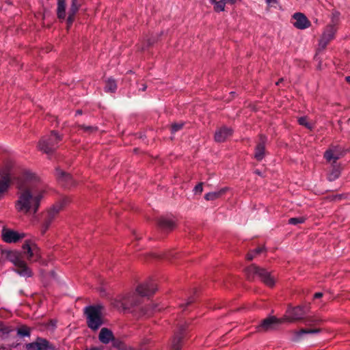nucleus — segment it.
Here are the masks:
<instances>
[{
  "instance_id": "obj_1",
  "label": "nucleus",
  "mask_w": 350,
  "mask_h": 350,
  "mask_svg": "<svg viewBox=\"0 0 350 350\" xmlns=\"http://www.w3.org/2000/svg\"><path fill=\"white\" fill-rule=\"evenodd\" d=\"M17 188L16 210L23 214L36 213L46 193L40 177L33 172L26 171L18 178Z\"/></svg>"
},
{
  "instance_id": "obj_2",
  "label": "nucleus",
  "mask_w": 350,
  "mask_h": 350,
  "mask_svg": "<svg viewBox=\"0 0 350 350\" xmlns=\"http://www.w3.org/2000/svg\"><path fill=\"white\" fill-rule=\"evenodd\" d=\"M157 290V285L152 281L139 284L135 292L125 295H118L113 304L118 308L127 309L139 302V297H146L153 294Z\"/></svg>"
},
{
  "instance_id": "obj_3",
  "label": "nucleus",
  "mask_w": 350,
  "mask_h": 350,
  "mask_svg": "<svg viewBox=\"0 0 350 350\" xmlns=\"http://www.w3.org/2000/svg\"><path fill=\"white\" fill-rule=\"evenodd\" d=\"M4 257L15 266V271L21 276L29 277L31 271L26 263L21 259L20 254L16 251L5 250L3 252Z\"/></svg>"
},
{
  "instance_id": "obj_4",
  "label": "nucleus",
  "mask_w": 350,
  "mask_h": 350,
  "mask_svg": "<svg viewBox=\"0 0 350 350\" xmlns=\"http://www.w3.org/2000/svg\"><path fill=\"white\" fill-rule=\"evenodd\" d=\"M60 140L59 133H51L42 138L38 144V148L47 154H52L57 148L58 141Z\"/></svg>"
},
{
  "instance_id": "obj_5",
  "label": "nucleus",
  "mask_w": 350,
  "mask_h": 350,
  "mask_svg": "<svg viewBox=\"0 0 350 350\" xmlns=\"http://www.w3.org/2000/svg\"><path fill=\"white\" fill-rule=\"evenodd\" d=\"M85 312L87 316V321L89 327L94 330L97 329L103 323L100 307H87L85 309Z\"/></svg>"
},
{
  "instance_id": "obj_6",
  "label": "nucleus",
  "mask_w": 350,
  "mask_h": 350,
  "mask_svg": "<svg viewBox=\"0 0 350 350\" xmlns=\"http://www.w3.org/2000/svg\"><path fill=\"white\" fill-rule=\"evenodd\" d=\"M247 271L248 273L258 275L263 283L269 287L273 286L275 283V278L264 269L252 265L247 268Z\"/></svg>"
},
{
  "instance_id": "obj_7",
  "label": "nucleus",
  "mask_w": 350,
  "mask_h": 350,
  "mask_svg": "<svg viewBox=\"0 0 350 350\" xmlns=\"http://www.w3.org/2000/svg\"><path fill=\"white\" fill-rule=\"evenodd\" d=\"M23 250L29 260L36 261L40 258L38 247L31 241H25L23 245Z\"/></svg>"
},
{
  "instance_id": "obj_8",
  "label": "nucleus",
  "mask_w": 350,
  "mask_h": 350,
  "mask_svg": "<svg viewBox=\"0 0 350 350\" xmlns=\"http://www.w3.org/2000/svg\"><path fill=\"white\" fill-rule=\"evenodd\" d=\"M283 323L282 318L277 319L274 317H268L262 321V322L256 327L258 332H268L276 329L280 324Z\"/></svg>"
},
{
  "instance_id": "obj_9",
  "label": "nucleus",
  "mask_w": 350,
  "mask_h": 350,
  "mask_svg": "<svg viewBox=\"0 0 350 350\" xmlns=\"http://www.w3.org/2000/svg\"><path fill=\"white\" fill-rule=\"evenodd\" d=\"M304 315V310L301 307H295L289 308L286 310L285 315L282 318L283 323H293L303 319Z\"/></svg>"
},
{
  "instance_id": "obj_10",
  "label": "nucleus",
  "mask_w": 350,
  "mask_h": 350,
  "mask_svg": "<svg viewBox=\"0 0 350 350\" xmlns=\"http://www.w3.org/2000/svg\"><path fill=\"white\" fill-rule=\"evenodd\" d=\"M2 239L8 243H16L25 237L23 232H19L13 230L4 228L1 232Z\"/></svg>"
},
{
  "instance_id": "obj_11",
  "label": "nucleus",
  "mask_w": 350,
  "mask_h": 350,
  "mask_svg": "<svg viewBox=\"0 0 350 350\" xmlns=\"http://www.w3.org/2000/svg\"><path fill=\"white\" fill-rule=\"evenodd\" d=\"M63 204L62 202H59L55 205H54L48 212V217L43 222L41 228L40 232L42 234H44L45 232L48 230L53 218L55 217L56 214H57L60 210L62 208Z\"/></svg>"
},
{
  "instance_id": "obj_12",
  "label": "nucleus",
  "mask_w": 350,
  "mask_h": 350,
  "mask_svg": "<svg viewBox=\"0 0 350 350\" xmlns=\"http://www.w3.org/2000/svg\"><path fill=\"white\" fill-rule=\"evenodd\" d=\"M336 30L337 29L334 25H329L327 26L319 42V45L322 48H325L327 44L334 38Z\"/></svg>"
},
{
  "instance_id": "obj_13",
  "label": "nucleus",
  "mask_w": 350,
  "mask_h": 350,
  "mask_svg": "<svg viewBox=\"0 0 350 350\" xmlns=\"http://www.w3.org/2000/svg\"><path fill=\"white\" fill-rule=\"evenodd\" d=\"M343 156V151L340 147L334 146L325 151L324 157L327 162L335 163Z\"/></svg>"
},
{
  "instance_id": "obj_14",
  "label": "nucleus",
  "mask_w": 350,
  "mask_h": 350,
  "mask_svg": "<svg viewBox=\"0 0 350 350\" xmlns=\"http://www.w3.org/2000/svg\"><path fill=\"white\" fill-rule=\"evenodd\" d=\"M293 18L295 22L293 25L295 27L299 29H304L308 27L310 25V22L306 18V16L300 12H297L293 14Z\"/></svg>"
},
{
  "instance_id": "obj_15",
  "label": "nucleus",
  "mask_w": 350,
  "mask_h": 350,
  "mask_svg": "<svg viewBox=\"0 0 350 350\" xmlns=\"http://www.w3.org/2000/svg\"><path fill=\"white\" fill-rule=\"evenodd\" d=\"M81 5V0H72V3L68 11V16L67 18L68 27L72 25L75 21V17Z\"/></svg>"
},
{
  "instance_id": "obj_16",
  "label": "nucleus",
  "mask_w": 350,
  "mask_h": 350,
  "mask_svg": "<svg viewBox=\"0 0 350 350\" xmlns=\"http://www.w3.org/2000/svg\"><path fill=\"white\" fill-rule=\"evenodd\" d=\"M11 183V178L9 174H5L0 177V200L8 192Z\"/></svg>"
},
{
  "instance_id": "obj_17",
  "label": "nucleus",
  "mask_w": 350,
  "mask_h": 350,
  "mask_svg": "<svg viewBox=\"0 0 350 350\" xmlns=\"http://www.w3.org/2000/svg\"><path fill=\"white\" fill-rule=\"evenodd\" d=\"M267 139L262 136H260V142L258 143L254 153V158L258 161H261L265 154V145Z\"/></svg>"
},
{
  "instance_id": "obj_18",
  "label": "nucleus",
  "mask_w": 350,
  "mask_h": 350,
  "mask_svg": "<svg viewBox=\"0 0 350 350\" xmlns=\"http://www.w3.org/2000/svg\"><path fill=\"white\" fill-rule=\"evenodd\" d=\"M98 338L101 342L108 344L110 341L113 340V334L109 329L102 328Z\"/></svg>"
},
{
  "instance_id": "obj_19",
  "label": "nucleus",
  "mask_w": 350,
  "mask_h": 350,
  "mask_svg": "<svg viewBox=\"0 0 350 350\" xmlns=\"http://www.w3.org/2000/svg\"><path fill=\"white\" fill-rule=\"evenodd\" d=\"M228 187H224L218 191L209 192L204 196V198L208 201L215 200L224 195L228 191Z\"/></svg>"
},
{
  "instance_id": "obj_20",
  "label": "nucleus",
  "mask_w": 350,
  "mask_h": 350,
  "mask_svg": "<svg viewBox=\"0 0 350 350\" xmlns=\"http://www.w3.org/2000/svg\"><path fill=\"white\" fill-rule=\"evenodd\" d=\"M48 342L46 340H39L36 342L28 344L27 350H46Z\"/></svg>"
},
{
  "instance_id": "obj_21",
  "label": "nucleus",
  "mask_w": 350,
  "mask_h": 350,
  "mask_svg": "<svg viewBox=\"0 0 350 350\" xmlns=\"http://www.w3.org/2000/svg\"><path fill=\"white\" fill-rule=\"evenodd\" d=\"M57 16L60 20L66 18V0H57Z\"/></svg>"
},
{
  "instance_id": "obj_22",
  "label": "nucleus",
  "mask_w": 350,
  "mask_h": 350,
  "mask_svg": "<svg viewBox=\"0 0 350 350\" xmlns=\"http://www.w3.org/2000/svg\"><path fill=\"white\" fill-rule=\"evenodd\" d=\"M182 334L178 333L176 334L172 340L171 343V350H180L181 348V342H182Z\"/></svg>"
},
{
  "instance_id": "obj_23",
  "label": "nucleus",
  "mask_w": 350,
  "mask_h": 350,
  "mask_svg": "<svg viewBox=\"0 0 350 350\" xmlns=\"http://www.w3.org/2000/svg\"><path fill=\"white\" fill-rule=\"evenodd\" d=\"M159 225L165 230H171L173 228L174 224L170 219L161 218L159 221Z\"/></svg>"
},
{
  "instance_id": "obj_24",
  "label": "nucleus",
  "mask_w": 350,
  "mask_h": 350,
  "mask_svg": "<svg viewBox=\"0 0 350 350\" xmlns=\"http://www.w3.org/2000/svg\"><path fill=\"white\" fill-rule=\"evenodd\" d=\"M117 89V83L113 79H108L106 81L105 90L107 92H115Z\"/></svg>"
},
{
  "instance_id": "obj_25",
  "label": "nucleus",
  "mask_w": 350,
  "mask_h": 350,
  "mask_svg": "<svg viewBox=\"0 0 350 350\" xmlns=\"http://www.w3.org/2000/svg\"><path fill=\"white\" fill-rule=\"evenodd\" d=\"M297 122L300 125L304 126L307 129L312 130L313 128L312 122L310 121L306 116L299 118Z\"/></svg>"
},
{
  "instance_id": "obj_26",
  "label": "nucleus",
  "mask_w": 350,
  "mask_h": 350,
  "mask_svg": "<svg viewBox=\"0 0 350 350\" xmlns=\"http://www.w3.org/2000/svg\"><path fill=\"white\" fill-rule=\"evenodd\" d=\"M319 329H301L299 331L295 332V337L299 338L304 334H316L320 332Z\"/></svg>"
},
{
  "instance_id": "obj_27",
  "label": "nucleus",
  "mask_w": 350,
  "mask_h": 350,
  "mask_svg": "<svg viewBox=\"0 0 350 350\" xmlns=\"http://www.w3.org/2000/svg\"><path fill=\"white\" fill-rule=\"evenodd\" d=\"M340 174V169L339 167H333L332 170L328 174V179L330 181H333L338 178Z\"/></svg>"
},
{
  "instance_id": "obj_28",
  "label": "nucleus",
  "mask_w": 350,
  "mask_h": 350,
  "mask_svg": "<svg viewBox=\"0 0 350 350\" xmlns=\"http://www.w3.org/2000/svg\"><path fill=\"white\" fill-rule=\"evenodd\" d=\"M56 176L59 179V180H65L67 181L70 179V176L68 174H66L63 170L60 169L56 170Z\"/></svg>"
},
{
  "instance_id": "obj_29",
  "label": "nucleus",
  "mask_w": 350,
  "mask_h": 350,
  "mask_svg": "<svg viewBox=\"0 0 350 350\" xmlns=\"http://www.w3.org/2000/svg\"><path fill=\"white\" fill-rule=\"evenodd\" d=\"M185 124L182 122L172 123L170 125L171 131H178L182 129H189V128L185 127Z\"/></svg>"
},
{
  "instance_id": "obj_30",
  "label": "nucleus",
  "mask_w": 350,
  "mask_h": 350,
  "mask_svg": "<svg viewBox=\"0 0 350 350\" xmlns=\"http://www.w3.org/2000/svg\"><path fill=\"white\" fill-rule=\"evenodd\" d=\"M229 133H215L214 139L217 142H224L229 136Z\"/></svg>"
},
{
  "instance_id": "obj_31",
  "label": "nucleus",
  "mask_w": 350,
  "mask_h": 350,
  "mask_svg": "<svg viewBox=\"0 0 350 350\" xmlns=\"http://www.w3.org/2000/svg\"><path fill=\"white\" fill-rule=\"evenodd\" d=\"M265 250L264 247H258L247 254V259L249 260H252L257 254Z\"/></svg>"
},
{
  "instance_id": "obj_32",
  "label": "nucleus",
  "mask_w": 350,
  "mask_h": 350,
  "mask_svg": "<svg viewBox=\"0 0 350 350\" xmlns=\"http://www.w3.org/2000/svg\"><path fill=\"white\" fill-rule=\"evenodd\" d=\"M340 13L337 11H334L332 14V23L329 25H334L336 27L337 24L339 21Z\"/></svg>"
},
{
  "instance_id": "obj_33",
  "label": "nucleus",
  "mask_w": 350,
  "mask_h": 350,
  "mask_svg": "<svg viewBox=\"0 0 350 350\" xmlns=\"http://www.w3.org/2000/svg\"><path fill=\"white\" fill-rule=\"evenodd\" d=\"M226 2L224 1V0L219 1L218 2H215V5L214 6V9L216 12L224 11L225 8V4Z\"/></svg>"
},
{
  "instance_id": "obj_34",
  "label": "nucleus",
  "mask_w": 350,
  "mask_h": 350,
  "mask_svg": "<svg viewBox=\"0 0 350 350\" xmlns=\"http://www.w3.org/2000/svg\"><path fill=\"white\" fill-rule=\"evenodd\" d=\"M305 219H306L304 217H293V218L289 219L288 223L290 224L296 225V224H298L304 223L305 221Z\"/></svg>"
},
{
  "instance_id": "obj_35",
  "label": "nucleus",
  "mask_w": 350,
  "mask_h": 350,
  "mask_svg": "<svg viewBox=\"0 0 350 350\" xmlns=\"http://www.w3.org/2000/svg\"><path fill=\"white\" fill-rule=\"evenodd\" d=\"M113 345L118 347L120 350H134L131 347L126 346L124 343L121 342H114Z\"/></svg>"
},
{
  "instance_id": "obj_36",
  "label": "nucleus",
  "mask_w": 350,
  "mask_h": 350,
  "mask_svg": "<svg viewBox=\"0 0 350 350\" xmlns=\"http://www.w3.org/2000/svg\"><path fill=\"white\" fill-rule=\"evenodd\" d=\"M29 328L25 326L21 327L18 329V334L22 336L29 335Z\"/></svg>"
},
{
  "instance_id": "obj_37",
  "label": "nucleus",
  "mask_w": 350,
  "mask_h": 350,
  "mask_svg": "<svg viewBox=\"0 0 350 350\" xmlns=\"http://www.w3.org/2000/svg\"><path fill=\"white\" fill-rule=\"evenodd\" d=\"M194 191L196 193H202V191H203V187H202V183H199L198 184L195 188H194Z\"/></svg>"
},
{
  "instance_id": "obj_38",
  "label": "nucleus",
  "mask_w": 350,
  "mask_h": 350,
  "mask_svg": "<svg viewBox=\"0 0 350 350\" xmlns=\"http://www.w3.org/2000/svg\"><path fill=\"white\" fill-rule=\"evenodd\" d=\"M156 42V39L154 38H149L148 40V46H152Z\"/></svg>"
},
{
  "instance_id": "obj_39",
  "label": "nucleus",
  "mask_w": 350,
  "mask_h": 350,
  "mask_svg": "<svg viewBox=\"0 0 350 350\" xmlns=\"http://www.w3.org/2000/svg\"><path fill=\"white\" fill-rule=\"evenodd\" d=\"M322 296H323V293H316L314 295V298L318 299V298H321Z\"/></svg>"
},
{
  "instance_id": "obj_40",
  "label": "nucleus",
  "mask_w": 350,
  "mask_h": 350,
  "mask_svg": "<svg viewBox=\"0 0 350 350\" xmlns=\"http://www.w3.org/2000/svg\"><path fill=\"white\" fill-rule=\"evenodd\" d=\"M191 302H192V300L189 299V301H188L185 304H181L180 306L181 308L182 307H185V306H188L189 304H190Z\"/></svg>"
},
{
  "instance_id": "obj_41",
  "label": "nucleus",
  "mask_w": 350,
  "mask_h": 350,
  "mask_svg": "<svg viewBox=\"0 0 350 350\" xmlns=\"http://www.w3.org/2000/svg\"><path fill=\"white\" fill-rule=\"evenodd\" d=\"M224 1L226 3H233L235 1V0H224Z\"/></svg>"
},
{
  "instance_id": "obj_42",
  "label": "nucleus",
  "mask_w": 350,
  "mask_h": 350,
  "mask_svg": "<svg viewBox=\"0 0 350 350\" xmlns=\"http://www.w3.org/2000/svg\"><path fill=\"white\" fill-rule=\"evenodd\" d=\"M346 81L350 84V76H347L345 77Z\"/></svg>"
},
{
  "instance_id": "obj_43",
  "label": "nucleus",
  "mask_w": 350,
  "mask_h": 350,
  "mask_svg": "<svg viewBox=\"0 0 350 350\" xmlns=\"http://www.w3.org/2000/svg\"><path fill=\"white\" fill-rule=\"evenodd\" d=\"M275 1H276V0H267V2L269 3H275Z\"/></svg>"
},
{
  "instance_id": "obj_44",
  "label": "nucleus",
  "mask_w": 350,
  "mask_h": 350,
  "mask_svg": "<svg viewBox=\"0 0 350 350\" xmlns=\"http://www.w3.org/2000/svg\"><path fill=\"white\" fill-rule=\"evenodd\" d=\"M76 113L78 114V115H81V114H82V111L81 110H77Z\"/></svg>"
},
{
  "instance_id": "obj_45",
  "label": "nucleus",
  "mask_w": 350,
  "mask_h": 350,
  "mask_svg": "<svg viewBox=\"0 0 350 350\" xmlns=\"http://www.w3.org/2000/svg\"><path fill=\"white\" fill-rule=\"evenodd\" d=\"M146 89V85H143V87L142 88V90L145 91Z\"/></svg>"
},
{
  "instance_id": "obj_46",
  "label": "nucleus",
  "mask_w": 350,
  "mask_h": 350,
  "mask_svg": "<svg viewBox=\"0 0 350 350\" xmlns=\"http://www.w3.org/2000/svg\"><path fill=\"white\" fill-rule=\"evenodd\" d=\"M222 131H225V132H227V131H232L230 129H225L224 130H223Z\"/></svg>"
},
{
  "instance_id": "obj_47",
  "label": "nucleus",
  "mask_w": 350,
  "mask_h": 350,
  "mask_svg": "<svg viewBox=\"0 0 350 350\" xmlns=\"http://www.w3.org/2000/svg\"><path fill=\"white\" fill-rule=\"evenodd\" d=\"M211 1L215 5V2H217V0H211Z\"/></svg>"
},
{
  "instance_id": "obj_48",
  "label": "nucleus",
  "mask_w": 350,
  "mask_h": 350,
  "mask_svg": "<svg viewBox=\"0 0 350 350\" xmlns=\"http://www.w3.org/2000/svg\"><path fill=\"white\" fill-rule=\"evenodd\" d=\"M282 81V79H281L279 81H278V82L276 83V85H279V83H280V81Z\"/></svg>"
},
{
  "instance_id": "obj_49",
  "label": "nucleus",
  "mask_w": 350,
  "mask_h": 350,
  "mask_svg": "<svg viewBox=\"0 0 350 350\" xmlns=\"http://www.w3.org/2000/svg\"><path fill=\"white\" fill-rule=\"evenodd\" d=\"M163 258H168V256L166 254V255H165Z\"/></svg>"
},
{
  "instance_id": "obj_50",
  "label": "nucleus",
  "mask_w": 350,
  "mask_h": 350,
  "mask_svg": "<svg viewBox=\"0 0 350 350\" xmlns=\"http://www.w3.org/2000/svg\"><path fill=\"white\" fill-rule=\"evenodd\" d=\"M87 129H92V127H88Z\"/></svg>"
}]
</instances>
